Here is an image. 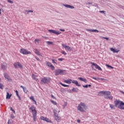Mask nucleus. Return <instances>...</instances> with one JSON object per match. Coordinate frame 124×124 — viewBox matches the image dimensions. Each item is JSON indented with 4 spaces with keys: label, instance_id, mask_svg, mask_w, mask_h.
<instances>
[{
    "label": "nucleus",
    "instance_id": "19",
    "mask_svg": "<svg viewBox=\"0 0 124 124\" xmlns=\"http://www.w3.org/2000/svg\"><path fill=\"white\" fill-rule=\"evenodd\" d=\"M92 78L93 79H94V80H96V81H103V80H105L104 78H100L93 77Z\"/></svg>",
    "mask_w": 124,
    "mask_h": 124
},
{
    "label": "nucleus",
    "instance_id": "10",
    "mask_svg": "<svg viewBox=\"0 0 124 124\" xmlns=\"http://www.w3.org/2000/svg\"><path fill=\"white\" fill-rule=\"evenodd\" d=\"M30 110H31L32 112V115L37 114V112L36 111V110L35 109V107H34L33 106H31L30 107Z\"/></svg>",
    "mask_w": 124,
    "mask_h": 124
},
{
    "label": "nucleus",
    "instance_id": "34",
    "mask_svg": "<svg viewBox=\"0 0 124 124\" xmlns=\"http://www.w3.org/2000/svg\"><path fill=\"white\" fill-rule=\"evenodd\" d=\"M46 44H47V45H51L53 44V42H50V41H46Z\"/></svg>",
    "mask_w": 124,
    "mask_h": 124
},
{
    "label": "nucleus",
    "instance_id": "58",
    "mask_svg": "<svg viewBox=\"0 0 124 124\" xmlns=\"http://www.w3.org/2000/svg\"><path fill=\"white\" fill-rule=\"evenodd\" d=\"M51 96L52 98H55V96H54V95H53L52 94L51 95Z\"/></svg>",
    "mask_w": 124,
    "mask_h": 124
},
{
    "label": "nucleus",
    "instance_id": "59",
    "mask_svg": "<svg viewBox=\"0 0 124 124\" xmlns=\"http://www.w3.org/2000/svg\"><path fill=\"white\" fill-rule=\"evenodd\" d=\"M34 80H35V81H37L38 80V78H34Z\"/></svg>",
    "mask_w": 124,
    "mask_h": 124
},
{
    "label": "nucleus",
    "instance_id": "13",
    "mask_svg": "<svg viewBox=\"0 0 124 124\" xmlns=\"http://www.w3.org/2000/svg\"><path fill=\"white\" fill-rule=\"evenodd\" d=\"M46 64L47 65V66H49V67H51L52 70H54L55 69V67L51 63V62H46Z\"/></svg>",
    "mask_w": 124,
    "mask_h": 124
},
{
    "label": "nucleus",
    "instance_id": "15",
    "mask_svg": "<svg viewBox=\"0 0 124 124\" xmlns=\"http://www.w3.org/2000/svg\"><path fill=\"white\" fill-rule=\"evenodd\" d=\"M7 68V66L6 65V63L4 62L2 63L1 64V69L3 70H6V69Z\"/></svg>",
    "mask_w": 124,
    "mask_h": 124
},
{
    "label": "nucleus",
    "instance_id": "31",
    "mask_svg": "<svg viewBox=\"0 0 124 124\" xmlns=\"http://www.w3.org/2000/svg\"><path fill=\"white\" fill-rule=\"evenodd\" d=\"M46 122H47V123H52V121H51L50 119H48L47 117L46 118V120H45Z\"/></svg>",
    "mask_w": 124,
    "mask_h": 124
},
{
    "label": "nucleus",
    "instance_id": "12",
    "mask_svg": "<svg viewBox=\"0 0 124 124\" xmlns=\"http://www.w3.org/2000/svg\"><path fill=\"white\" fill-rule=\"evenodd\" d=\"M54 117L55 120L58 123H60L61 121H62V117L59 116V114H57L56 115H54Z\"/></svg>",
    "mask_w": 124,
    "mask_h": 124
},
{
    "label": "nucleus",
    "instance_id": "55",
    "mask_svg": "<svg viewBox=\"0 0 124 124\" xmlns=\"http://www.w3.org/2000/svg\"><path fill=\"white\" fill-rule=\"evenodd\" d=\"M66 105H67V104H66V103H65L63 105V107H65V106H66Z\"/></svg>",
    "mask_w": 124,
    "mask_h": 124
},
{
    "label": "nucleus",
    "instance_id": "47",
    "mask_svg": "<svg viewBox=\"0 0 124 124\" xmlns=\"http://www.w3.org/2000/svg\"><path fill=\"white\" fill-rule=\"evenodd\" d=\"M35 59H36V60H37V61H40V59H39V58H38V57L36 56Z\"/></svg>",
    "mask_w": 124,
    "mask_h": 124
},
{
    "label": "nucleus",
    "instance_id": "60",
    "mask_svg": "<svg viewBox=\"0 0 124 124\" xmlns=\"http://www.w3.org/2000/svg\"><path fill=\"white\" fill-rule=\"evenodd\" d=\"M8 124H11V122H10V121H8Z\"/></svg>",
    "mask_w": 124,
    "mask_h": 124
},
{
    "label": "nucleus",
    "instance_id": "33",
    "mask_svg": "<svg viewBox=\"0 0 124 124\" xmlns=\"http://www.w3.org/2000/svg\"><path fill=\"white\" fill-rule=\"evenodd\" d=\"M60 84L61 85V86H62L63 87H69V85L64 84L62 83V82H60Z\"/></svg>",
    "mask_w": 124,
    "mask_h": 124
},
{
    "label": "nucleus",
    "instance_id": "29",
    "mask_svg": "<svg viewBox=\"0 0 124 124\" xmlns=\"http://www.w3.org/2000/svg\"><path fill=\"white\" fill-rule=\"evenodd\" d=\"M34 122H36V114H32Z\"/></svg>",
    "mask_w": 124,
    "mask_h": 124
},
{
    "label": "nucleus",
    "instance_id": "46",
    "mask_svg": "<svg viewBox=\"0 0 124 124\" xmlns=\"http://www.w3.org/2000/svg\"><path fill=\"white\" fill-rule=\"evenodd\" d=\"M16 96H19V93H18V91L16 90Z\"/></svg>",
    "mask_w": 124,
    "mask_h": 124
},
{
    "label": "nucleus",
    "instance_id": "9",
    "mask_svg": "<svg viewBox=\"0 0 124 124\" xmlns=\"http://www.w3.org/2000/svg\"><path fill=\"white\" fill-rule=\"evenodd\" d=\"M62 46L65 48V50L66 51H68V52H71V50H72L71 49V47H70V46H66L64 44H62Z\"/></svg>",
    "mask_w": 124,
    "mask_h": 124
},
{
    "label": "nucleus",
    "instance_id": "6",
    "mask_svg": "<svg viewBox=\"0 0 124 124\" xmlns=\"http://www.w3.org/2000/svg\"><path fill=\"white\" fill-rule=\"evenodd\" d=\"M91 67L93 69V70H95V69H94V68H93V66H95V68L96 69H98V70H99L100 71H102V69L101 68V67H100V66H98V65H97V64L93 63V62H91Z\"/></svg>",
    "mask_w": 124,
    "mask_h": 124
},
{
    "label": "nucleus",
    "instance_id": "21",
    "mask_svg": "<svg viewBox=\"0 0 124 124\" xmlns=\"http://www.w3.org/2000/svg\"><path fill=\"white\" fill-rule=\"evenodd\" d=\"M58 113H60V110L57 109H53L54 116H56V115H59Z\"/></svg>",
    "mask_w": 124,
    "mask_h": 124
},
{
    "label": "nucleus",
    "instance_id": "42",
    "mask_svg": "<svg viewBox=\"0 0 124 124\" xmlns=\"http://www.w3.org/2000/svg\"><path fill=\"white\" fill-rule=\"evenodd\" d=\"M84 79L85 78H78V80H80V81H82V82H83Z\"/></svg>",
    "mask_w": 124,
    "mask_h": 124
},
{
    "label": "nucleus",
    "instance_id": "14",
    "mask_svg": "<svg viewBox=\"0 0 124 124\" xmlns=\"http://www.w3.org/2000/svg\"><path fill=\"white\" fill-rule=\"evenodd\" d=\"M86 31H89L90 32H99V31L96 29L94 30V29H86Z\"/></svg>",
    "mask_w": 124,
    "mask_h": 124
},
{
    "label": "nucleus",
    "instance_id": "61",
    "mask_svg": "<svg viewBox=\"0 0 124 124\" xmlns=\"http://www.w3.org/2000/svg\"><path fill=\"white\" fill-rule=\"evenodd\" d=\"M87 4H93V3H92V2H88V3H87Z\"/></svg>",
    "mask_w": 124,
    "mask_h": 124
},
{
    "label": "nucleus",
    "instance_id": "35",
    "mask_svg": "<svg viewBox=\"0 0 124 124\" xmlns=\"http://www.w3.org/2000/svg\"><path fill=\"white\" fill-rule=\"evenodd\" d=\"M3 88H4L3 84L0 83V89H1V90H3Z\"/></svg>",
    "mask_w": 124,
    "mask_h": 124
},
{
    "label": "nucleus",
    "instance_id": "56",
    "mask_svg": "<svg viewBox=\"0 0 124 124\" xmlns=\"http://www.w3.org/2000/svg\"><path fill=\"white\" fill-rule=\"evenodd\" d=\"M44 38H45V39H46V40L49 39V38H48L47 37H44Z\"/></svg>",
    "mask_w": 124,
    "mask_h": 124
},
{
    "label": "nucleus",
    "instance_id": "18",
    "mask_svg": "<svg viewBox=\"0 0 124 124\" xmlns=\"http://www.w3.org/2000/svg\"><path fill=\"white\" fill-rule=\"evenodd\" d=\"M63 6H65V7H66L67 8H70L71 9H74V6H71L70 5L63 4Z\"/></svg>",
    "mask_w": 124,
    "mask_h": 124
},
{
    "label": "nucleus",
    "instance_id": "28",
    "mask_svg": "<svg viewBox=\"0 0 124 124\" xmlns=\"http://www.w3.org/2000/svg\"><path fill=\"white\" fill-rule=\"evenodd\" d=\"M78 91H79V90L78 88H73L72 89V91L75 93H78Z\"/></svg>",
    "mask_w": 124,
    "mask_h": 124
},
{
    "label": "nucleus",
    "instance_id": "50",
    "mask_svg": "<svg viewBox=\"0 0 124 124\" xmlns=\"http://www.w3.org/2000/svg\"><path fill=\"white\" fill-rule=\"evenodd\" d=\"M59 31H65V30L63 29H59Z\"/></svg>",
    "mask_w": 124,
    "mask_h": 124
},
{
    "label": "nucleus",
    "instance_id": "2",
    "mask_svg": "<svg viewBox=\"0 0 124 124\" xmlns=\"http://www.w3.org/2000/svg\"><path fill=\"white\" fill-rule=\"evenodd\" d=\"M114 104H115L116 107H118L119 109L121 110H124V103L120 100H116L114 101Z\"/></svg>",
    "mask_w": 124,
    "mask_h": 124
},
{
    "label": "nucleus",
    "instance_id": "20",
    "mask_svg": "<svg viewBox=\"0 0 124 124\" xmlns=\"http://www.w3.org/2000/svg\"><path fill=\"white\" fill-rule=\"evenodd\" d=\"M72 82V79H68L67 80H64V83H66V84H71Z\"/></svg>",
    "mask_w": 124,
    "mask_h": 124
},
{
    "label": "nucleus",
    "instance_id": "11",
    "mask_svg": "<svg viewBox=\"0 0 124 124\" xmlns=\"http://www.w3.org/2000/svg\"><path fill=\"white\" fill-rule=\"evenodd\" d=\"M49 32L50 33H55V34H57V35H59V34H61L62 33L60 31H56L55 30H48Z\"/></svg>",
    "mask_w": 124,
    "mask_h": 124
},
{
    "label": "nucleus",
    "instance_id": "48",
    "mask_svg": "<svg viewBox=\"0 0 124 124\" xmlns=\"http://www.w3.org/2000/svg\"><path fill=\"white\" fill-rule=\"evenodd\" d=\"M83 82H84V83H87L88 82V80H87V79L84 78V79H83Z\"/></svg>",
    "mask_w": 124,
    "mask_h": 124
},
{
    "label": "nucleus",
    "instance_id": "38",
    "mask_svg": "<svg viewBox=\"0 0 124 124\" xmlns=\"http://www.w3.org/2000/svg\"><path fill=\"white\" fill-rule=\"evenodd\" d=\"M41 120H42L43 121H45L46 120V117H45L44 116H41Z\"/></svg>",
    "mask_w": 124,
    "mask_h": 124
},
{
    "label": "nucleus",
    "instance_id": "37",
    "mask_svg": "<svg viewBox=\"0 0 124 124\" xmlns=\"http://www.w3.org/2000/svg\"><path fill=\"white\" fill-rule=\"evenodd\" d=\"M51 102L52 104H54V105H57V102L55 101H54L53 100H51Z\"/></svg>",
    "mask_w": 124,
    "mask_h": 124
},
{
    "label": "nucleus",
    "instance_id": "23",
    "mask_svg": "<svg viewBox=\"0 0 124 124\" xmlns=\"http://www.w3.org/2000/svg\"><path fill=\"white\" fill-rule=\"evenodd\" d=\"M11 96H12V94H9V93L7 92L6 97V99H10V98H11Z\"/></svg>",
    "mask_w": 124,
    "mask_h": 124
},
{
    "label": "nucleus",
    "instance_id": "27",
    "mask_svg": "<svg viewBox=\"0 0 124 124\" xmlns=\"http://www.w3.org/2000/svg\"><path fill=\"white\" fill-rule=\"evenodd\" d=\"M35 44H36V45L39 44V41H40V40L38 39H36L35 40Z\"/></svg>",
    "mask_w": 124,
    "mask_h": 124
},
{
    "label": "nucleus",
    "instance_id": "4",
    "mask_svg": "<svg viewBox=\"0 0 124 124\" xmlns=\"http://www.w3.org/2000/svg\"><path fill=\"white\" fill-rule=\"evenodd\" d=\"M66 72L65 70L57 69L55 71V76H59V75H65Z\"/></svg>",
    "mask_w": 124,
    "mask_h": 124
},
{
    "label": "nucleus",
    "instance_id": "45",
    "mask_svg": "<svg viewBox=\"0 0 124 124\" xmlns=\"http://www.w3.org/2000/svg\"><path fill=\"white\" fill-rule=\"evenodd\" d=\"M110 50H111V51H112V52H113V53H115V49L114 48H110Z\"/></svg>",
    "mask_w": 124,
    "mask_h": 124
},
{
    "label": "nucleus",
    "instance_id": "53",
    "mask_svg": "<svg viewBox=\"0 0 124 124\" xmlns=\"http://www.w3.org/2000/svg\"><path fill=\"white\" fill-rule=\"evenodd\" d=\"M33 101L34 104H35V105H36V104H37L36 101H35V100H34Z\"/></svg>",
    "mask_w": 124,
    "mask_h": 124
},
{
    "label": "nucleus",
    "instance_id": "17",
    "mask_svg": "<svg viewBox=\"0 0 124 124\" xmlns=\"http://www.w3.org/2000/svg\"><path fill=\"white\" fill-rule=\"evenodd\" d=\"M72 83H73V84H75V85H76L77 87H81V84H79L77 80H72Z\"/></svg>",
    "mask_w": 124,
    "mask_h": 124
},
{
    "label": "nucleus",
    "instance_id": "30",
    "mask_svg": "<svg viewBox=\"0 0 124 124\" xmlns=\"http://www.w3.org/2000/svg\"><path fill=\"white\" fill-rule=\"evenodd\" d=\"M46 122H47V123H52V121H51L50 119H48L47 117L46 118V120H45Z\"/></svg>",
    "mask_w": 124,
    "mask_h": 124
},
{
    "label": "nucleus",
    "instance_id": "40",
    "mask_svg": "<svg viewBox=\"0 0 124 124\" xmlns=\"http://www.w3.org/2000/svg\"><path fill=\"white\" fill-rule=\"evenodd\" d=\"M61 53H62V54H63V55H66V52H65V51H63V50H62V51H61Z\"/></svg>",
    "mask_w": 124,
    "mask_h": 124
},
{
    "label": "nucleus",
    "instance_id": "5",
    "mask_svg": "<svg viewBox=\"0 0 124 124\" xmlns=\"http://www.w3.org/2000/svg\"><path fill=\"white\" fill-rule=\"evenodd\" d=\"M51 82V78L48 77H44L41 80V84H49Z\"/></svg>",
    "mask_w": 124,
    "mask_h": 124
},
{
    "label": "nucleus",
    "instance_id": "32",
    "mask_svg": "<svg viewBox=\"0 0 124 124\" xmlns=\"http://www.w3.org/2000/svg\"><path fill=\"white\" fill-rule=\"evenodd\" d=\"M82 87H83V88H88V87H92V85H91V84H89V85H83L82 86Z\"/></svg>",
    "mask_w": 124,
    "mask_h": 124
},
{
    "label": "nucleus",
    "instance_id": "51",
    "mask_svg": "<svg viewBox=\"0 0 124 124\" xmlns=\"http://www.w3.org/2000/svg\"><path fill=\"white\" fill-rule=\"evenodd\" d=\"M17 97L18 98L19 100H21V97L20 96V95L17 96Z\"/></svg>",
    "mask_w": 124,
    "mask_h": 124
},
{
    "label": "nucleus",
    "instance_id": "43",
    "mask_svg": "<svg viewBox=\"0 0 124 124\" xmlns=\"http://www.w3.org/2000/svg\"><path fill=\"white\" fill-rule=\"evenodd\" d=\"M8 2H9V3H13V1L11 0H7Z\"/></svg>",
    "mask_w": 124,
    "mask_h": 124
},
{
    "label": "nucleus",
    "instance_id": "57",
    "mask_svg": "<svg viewBox=\"0 0 124 124\" xmlns=\"http://www.w3.org/2000/svg\"><path fill=\"white\" fill-rule=\"evenodd\" d=\"M100 13H104V11H100Z\"/></svg>",
    "mask_w": 124,
    "mask_h": 124
},
{
    "label": "nucleus",
    "instance_id": "22",
    "mask_svg": "<svg viewBox=\"0 0 124 124\" xmlns=\"http://www.w3.org/2000/svg\"><path fill=\"white\" fill-rule=\"evenodd\" d=\"M20 88H22V89H23V92H24V93H28V89H27V87H25L23 86L22 85H21Z\"/></svg>",
    "mask_w": 124,
    "mask_h": 124
},
{
    "label": "nucleus",
    "instance_id": "1",
    "mask_svg": "<svg viewBox=\"0 0 124 124\" xmlns=\"http://www.w3.org/2000/svg\"><path fill=\"white\" fill-rule=\"evenodd\" d=\"M99 93L103 94L106 99H109V100L113 99V96L111 95V92H110V91H100Z\"/></svg>",
    "mask_w": 124,
    "mask_h": 124
},
{
    "label": "nucleus",
    "instance_id": "3",
    "mask_svg": "<svg viewBox=\"0 0 124 124\" xmlns=\"http://www.w3.org/2000/svg\"><path fill=\"white\" fill-rule=\"evenodd\" d=\"M86 104L83 102H80V104L78 105L77 107V109L80 112H84L85 109H86Z\"/></svg>",
    "mask_w": 124,
    "mask_h": 124
},
{
    "label": "nucleus",
    "instance_id": "26",
    "mask_svg": "<svg viewBox=\"0 0 124 124\" xmlns=\"http://www.w3.org/2000/svg\"><path fill=\"white\" fill-rule=\"evenodd\" d=\"M35 53L36 55H37L38 56H42L40 52H39V51L36 49L35 50Z\"/></svg>",
    "mask_w": 124,
    "mask_h": 124
},
{
    "label": "nucleus",
    "instance_id": "25",
    "mask_svg": "<svg viewBox=\"0 0 124 124\" xmlns=\"http://www.w3.org/2000/svg\"><path fill=\"white\" fill-rule=\"evenodd\" d=\"M32 12H33V11H32V10H25L24 11V14H29V13H32Z\"/></svg>",
    "mask_w": 124,
    "mask_h": 124
},
{
    "label": "nucleus",
    "instance_id": "44",
    "mask_svg": "<svg viewBox=\"0 0 124 124\" xmlns=\"http://www.w3.org/2000/svg\"><path fill=\"white\" fill-rule=\"evenodd\" d=\"M58 61H59V62H62V61H63V58H59Z\"/></svg>",
    "mask_w": 124,
    "mask_h": 124
},
{
    "label": "nucleus",
    "instance_id": "64",
    "mask_svg": "<svg viewBox=\"0 0 124 124\" xmlns=\"http://www.w3.org/2000/svg\"><path fill=\"white\" fill-rule=\"evenodd\" d=\"M13 113H14V114H15V110H14V109L13 110Z\"/></svg>",
    "mask_w": 124,
    "mask_h": 124
},
{
    "label": "nucleus",
    "instance_id": "41",
    "mask_svg": "<svg viewBox=\"0 0 124 124\" xmlns=\"http://www.w3.org/2000/svg\"><path fill=\"white\" fill-rule=\"evenodd\" d=\"M36 76L34 75V74H32V79H35L36 78Z\"/></svg>",
    "mask_w": 124,
    "mask_h": 124
},
{
    "label": "nucleus",
    "instance_id": "49",
    "mask_svg": "<svg viewBox=\"0 0 124 124\" xmlns=\"http://www.w3.org/2000/svg\"><path fill=\"white\" fill-rule=\"evenodd\" d=\"M103 38H104V39H106V40H109L108 38L105 37H103Z\"/></svg>",
    "mask_w": 124,
    "mask_h": 124
},
{
    "label": "nucleus",
    "instance_id": "54",
    "mask_svg": "<svg viewBox=\"0 0 124 124\" xmlns=\"http://www.w3.org/2000/svg\"><path fill=\"white\" fill-rule=\"evenodd\" d=\"M114 53H119V50H116L115 49V50H114Z\"/></svg>",
    "mask_w": 124,
    "mask_h": 124
},
{
    "label": "nucleus",
    "instance_id": "24",
    "mask_svg": "<svg viewBox=\"0 0 124 124\" xmlns=\"http://www.w3.org/2000/svg\"><path fill=\"white\" fill-rule=\"evenodd\" d=\"M109 107L112 110H115V109H116V104H115V105L113 104H109Z\"/></svg>",
    "mask_w": 124,
    "mask_h": 124
},
{
    "label": "nucleus",
    "instance_id": "62",
    "mask_svg": "<svg viewBox=\"0 0 124 124\" xmlns=\"http://www.w3.org/2000/svg\"><path fill=\"white\" fill-rule=\"evenodd\" d=\"M10 110H11V111H13V110H14V109H13V108H12V107H11Z\"/></svg>",
    "mask_w": 124,
    "mask_h": 124
},
{
    "label": "nucleus",
    "instance_id": "63",
    "mask_svg": "<svg viewBox=\"0 0 124 124\" xmlns=\"http://www.w3.org/2000/svg\"><path fill=\"white\" fill-rule=\"evenodd\" d=\"M77 122L79 124V123L80 122V120H78Z\"/></svg>",
    "mask_w": 124,
    "mask_h": 124
},
{
    "label": "nucleus",
    "instance_id": "16",
    "mask_svg": "<svg viewBox=\"0 0 124 124\" xmlns=\"http://www.w3.org/2000/svg\"><path fill=\"white\" fill-rule=\"evenodd\" d=\"M4 77L7 79L8 81H11V78H10V77L6 73H4Z\"/></svg>",
    "mask_w": 124,
    "mask_h": 124
},
{
    "label": "nucleus",
    "instance_id": "7",
    "mask_svg": "<svg viewBox=\"0 0 124 124\" xmlns=\"http://www.w3.org/2000/svg\"><path fill=\"white\" fill-rule=\"evenodd\" d=\"M20 53H21V54H23V55H30L31 54V52L25 48L20 49Z\"/></svg>",
    "mask_w": 124,
    "mask_h": 124
},
{
    "label": "nucleus",
    "instance_id": "36",
    "mask_svg": "<svg viewBox=\"0 0 124 124\" xmlns=\"http://www.w3.org/2000/svg\"><path fill=\"white\" fill-rule=\"evenodd\" d=\"M106 66H107V67L108 68H111V69H113V68H114V67H113L112 66L109 65L108 64H106Z\"/></svg>",
    "mask_w": 124,
    "mask_h": 124
},
{
    "label": "nucleus",
    "instance_id": "52",
    "mask_svg": "<svg viewBox=\"0 0 124 124\" xmlns=\"http://www.w3.org/2000/svg\"><path fill=\"white\" fill-rule=\"evenodd\" d=\"M52 62H53V63L57 64V63L56 62H55V60H52Z\"/></svg>",
    "mask_w": 124,
    "mask_h": 124
},
{
    "label": "nucleus",
    "instance_id": "39",
    "mask_svg": "<svg viewBox=\"0 0 124 124\" xmlns=\"http://www.w3.org/2000/svg\"><path fill=\"white\" fill-rule=\"evenodd\" d=\"M30 99L33 101L34 100V97H33V96H31V97H30Z\"/></svg>",
    "mask_w": 124,
    "mask_h": 124
},
{
    "label": "nucleus",
    "instance_id": "8",
    "mask_svg": "<svg viewBox=\"0 0 124 124\" xmlns=\"http://www.w3.org/2000/svg\"><path fill=\"white\" fill-rule=\"evenodd\" d=\"M14 66L15 68H20L23 69V64L19 62H16L14 63Z\"/></svg>",
    "mask_w": 124,
    "mask_h": 124
}]
</instances>
